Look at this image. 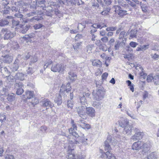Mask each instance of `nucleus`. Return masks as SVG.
<instances>
[{
  "mask_svg": "<svg viewBox=\"0 0 159 159\" xmlns=\"http://www.w3.org/2000/svg\"><path fill=\"white\" fill-rule=\"evenodd\" d=\"M54 9H53V11H54V14H55L57 16H60V11L56 7H54Z\"/></svg>",
  "mask_w": 159,
  "mask_h": 159,
  "instance_id": "09e8293b",
  "label": "nucleus"
},
{
  "mask_svg": "<svg viewBox=\"0 0 159 159\" xmlns=\"http://www.w3.org/2000/svg\"><path fill=\"white\" fill-rule=\"evenodd\" d=\"M94 47L93 44H89L87 47V51L89 53H90L92 49V48Z\"/></svg>",
  "mask_w": 159,
  "mask_h": 159,
  "instance_id": "864d4df0",
  "label": "nucleus"
},
{
  "mask_svg": "<svg viewBox=\"0 0 159 159\" xmlns=\"http://www.w3.org/2000/svg\"><path fill=\"white\" fill-rule=\"evenodd\" d=\"M65 67L64 64H52L51 70L54 72H63Z\"/></svg>",
  "mask_w": 159,
  "mask_h": 159,
  "instance_id": "1a4fd4ad",
  "label": "nucleus"
},
{
  "mask_svg": "<svg viewBox=\"0 0 159 159\" xmlns=\"http://www.w3.org/2000/svg\"><path fill=\"white\" fill-rule=\"evenodd\" d=\"M43 26V25L42 24L40 23H38L34 25L33 26V27L34 29L35 30H37L41 28Z\"/></svg>",
  "mask_w": 159,
  "mask_h": 159,
  "instance_id": "3c124183",
  "label": "nucleus"
},
{
  "mask_svg": "<svg viewBox=\"0 0 159 159\" xmlns=\"http://www.w3.org/2000/svg\"><path fill=\"white\" fill-rule=\"evenodd\" d=\"M126 83L127 84L128 86H129V88L132 91L134 92V87L133 86V84H132L131 82L129 80H128L126 81Z\"/></svg>",
  "mask_w": 159,
  "mask_h": 159,
  "instance_id": "4c0bfd02",
  "label": "nucleus"
},
{
  "mask_svg": "<svg viewBox=\"0 0 159 159\" xmlns=\"http://www.w3.org/2000/svg\"><path fill=\"white\" fill-rule=\"evenodd\" d=\"M93 98L97 100H102L104 96L103 92L101 89L93 91Z\"/></svg>",
  "mask_w": 159,
  "mask_h": 159,
  "instance_id": "6e6552de",
  "label": "nucleus"
},
{
  "mask_svg": "<svg viewBox=\"0 0 159 159\" xmlns=\"http://www.w3.org/2000/svg\"><path fill=\"white\" fill-rule=\"evenodd\" d=\"M140 5L142 11L144 12H146L147 11L148 7L146 4L144 3L140 2Z\"/></svg>",
  "mask_w": 159,
  "mask_h": 159,
  "instance_id": "2f4dec72",
  "label": "nucleus"
},
{
  "mask_svg": "<svg viewBox=\"0 0 159 159\" xmlns=\"http://www.w3.org/2000/svg\"><path fill=\"white\" fill-rule=\"evenodd\" d=\"M10 21L7 19H3L0 20V26L4 27L8 25Z\"/></svg>",
  "mask_w": 159,
  "mask_h": 159,
  "instance_id": "412c9836",
  "label": "nucleus"
},
{
  "mask_svg": "<svg viewBox=\"0 0 159 159\" xmlns=\"http://www.w3.org/2000/svg\"><path fill=\"white\" fill-rule=\"evenodd\" d=\"M30 54L28 53L27 54H25L23 56V58L24 60H27L30 58Z\"/></svg>",
  "mask_w": 159,
  "mask_h": 159,
  "instance_id": "69168bd1",
  "label": "nucleus"
},
{
  "mask_svg": "<svg viewBox=\"0 0 159 159\" xmlns=\"http://www.w3.org/2000/svg\"><path fill=\"white\" fill-rule=\"evenodd\" d=\"M1 33L4 34L3 38L4 40L10 39L13 38L15 35L14 33L6 28L2 29L1 30Z\"/></svg>",
  "mask_w": 159,
  "mask_h": 159,
  "instance_id": "39448f33",
  "label": "nucleus"
},
{
  "mask_svg": "<svg viewBox=\"0 0 159 159\" xmlns=\"http://www.w3.org/2000/svg\"><path fill=\"white\" fill-rule=\"evenodd\" d=\"M43 18L40 16H35L33 17L30 20V21H34L35 20L39 21L43 19Z\"/></svg>",
  "mask_w": 159,
  "mask_h": 159,
  "instance_id": "c03bdc74",
  "label": "nucleus"
},
{
  "mask_svg": "<svg viewBox=\"0 0 159 159\" xmlns=\"http://www.w3.org/2000/svg\"><path fill=\"white\" fill-rule=\"evenodd\" d=\"M48 4L50 5V7H51L52 9H54V7L57 8L58 7V5L56 4L55 2H51L48 3Z\"/></svg>",
  "mask_w": 159,
  "mask_h": 159,
  "instance_id": "49530a36",
  "label": "nucleus"
},
{
  "mask_svg": "<svg viewBox=\"0 0 159 159\" xmlns=\"http://www.w3.org/2000/svg\"><path fill=\"white\" fill-rule=\"evenodd\" d=\"M93 106L98 109H100L101 107V103L99 102L94 101Z\"/></svg>",
  "mask_w": 159,
  "mask_h": 159,
  "instance_id": "473e14b6",
  "label": "nucleus"
},
{
  "mask_svg": "<svg viewBox=\"0 0 159 159\" xmlns=\"http://www.w3.org/2000/svg\"><path fill=\"white\" fill-rule=\"evenodd\" d=\"M115 42V40L113 38H111L108 42V44L110 46H112L113 45L114 43Z\"/></svg>",
  "mask_w": 159,
  "mask_h": 159,
  "instance_id": "e2e57ef3",
  "label": "nucleus"
},
{
  "mask_svg": "<svg viewBox=\"0 0 159 159\" xmlns=\"http://www.w3.org/2000/svg\"><path fill=\"white\" fill-rule=\"evenodd\" d=\"M102 26L99 23H94L91 26V27L92 28H94L97 29H99Z\"/></svg>",
  "mask_w": 159,
  "mask_h": 159,
  "instance_id": "de8ad7c7",
  "label": "nucleus"
},
{
  "mask_svg": "<svg viewBox=\"0 0 159 159\" xmlns=\"http://www.w3.org/2000/svg\"><path fill=\"white\" fill-rule=\"evenodd\" d=\"M69 75L68 77V79L72 82L75 78H76L77 75L72 72H70L68 73Z\"/></svg>",
  "mask_w": 159,
  "mask_h": 159,
  "instance_id": "b1692460",
  "label": "nucleus"
},
{
  "mask_svg": "<svg viewBox=\"0 0 159 159\" xmlns=\"http://www.w3.org/2000/svg\"><path fill=\"white\" fill-rule=\"evenodd\" d=\"M148 93L146 91H144L143 93V99L144 100L148 97Z\"/></svg>",
  "mask_w": 159,
  "mask_h": 159,
  "instance_id": "774afa93",
  "label": "nucleus"
},
{
  "mask_svg": "<svg viewBox=\"0 0 159 159\" xmlns=\"http://www.w3.org/2000/svg\"><path fill=\"white\" fill-rule=\"evenodd\" d=\"M73 105V102L72 100H68L67 102V106L69 108H72Z\"/></svg>",
  "mask_w": 159,
  "mask_h": 159,
  "instance_id": "6e6d98bb",
  "label": "nucleus"
},
{
  "mask_svg": "<svg viewBox=\"0 0 159 159\" xmlns=\"http://www.w3.org/2000/svg\"><path fill=\"white\" fill-rule=\"evenodd\" d=\"M37 61V57L36 56H32L29 65L30 66H32L33 63L36 62Z\"/></svg>",
  "mask_w": 159,
  "mask_h": 159,
  "instance_id": "ea45409f",
  "label": "nucleus"
},
{
  "mask_svg": "<svg viewBox=\"0 0 159 159\" xmlns=\"http://www.w3.org/2000/svg\"><path fill=\"white\" fill-rule=\"evenodd\" d=\"M80 136H79V137H76V138H78V139H82V142H80L79 143H81L84 144H87V138H85L84 136V135L83 134H79Z\"/></svg>",
  "mask_w": 159,
  "mask_h": 159,
  "instance_id": "a878e982",
  "label": "nucleus"
},
{
  "mask_svg": "<svg viewBox=\"0 0 159 159\" xmlns=\"http://www.w3.org/2000/svg\"><path fill=\"white\" fill-rule=\"evenodd\" d=\"M80 99V103L81 106H87V103L86 99L84 96V94H82L79 97Z\"/></svg>",
  "mask_w": 159,
  "mask_h": 159,
  "instance_id": "6ab92c4d",
  "label": "nucleus"
},
{
  "mask_svg": "<svg viewBox=\"0 0 159 159\" xmlns=\"http://www.w3.org/2000/svg\"><path fill=\"white\" fill-rule=\"evenodd\" d=\"M147 158L148 159H155V153L154 152L151 153L148 156Z\"/></svg>",
  "mask_w": 159,
  "mask_h": 159,
  "instance_id": "8fccbe9b",
  "label": "nucleus"
},
{
  "mask_svg": "<svg viewBox=\"0 0 159 159\" xmlns=\"http://www.w3.org/2000/svg\"><path fill=\"white\" fill-rule=\"evenodd\" d=\"M20 32L22 34H25L30 28L31 26L30 25L25 24L22 25H20Z\"/></svg>",
  "mask_w": 159,
  "mask_h": 159,
  "instance_id": "dca6fc26",
  "label": "nucleus"
},
{
  "mask_svg": "<svg viewBox=\"0 0 159 159\" xmlns=\"http://www.w3.org/2000/svg\"><path fill=\"white\" fill-rule=\"evenodd\" d=\"M142 143L143 151L145 153L148 151L150 148L149 145L146 143Z\"/></svg>",
  "mask_w": 159,
  "mask_h": 159,
  "instance_id": "cd10ccee",
  "label": "nucleus"
},
{
  "mask_svg": "<svg viewBox=\"0 0 159 159\" xmlns=\"http://www.w3.org/2000/svg\"><path fill=\"white\" fill-rule=\"evenodd\" d=\"M70 85V84L69 82L67 84L66 86L65 85L62 84L60 90V93L61 94L63 93H65L66 92L67 93L69 92H70L71 89Z\"/></svg>",
  "mask_w": 159,
  "mask_h": 159,
  "instance_id": "9d476101",
  "label": "nucleus"
},
{
  "mask_svg": "<svg viewBox=\"0 0 159 159\" xmlns=\"http://www.w3.org/2000/svg\"><path fill=\"white\" fill-rule=\"evenodd\" d=\"M115 9V12L117 14L120 16L123 17L128 13L126 9H125L119 6H114Z\"/></svg>",
  "mask_w": 159,
  "mask_h": 159,
  "instance_id": "0eeeda50",
  "label": "nucleus"
},
{
  "mask_svg": "<svg viewBox=\"0 0 159 159\" xmlns=\"http://www.w3.org/2000/svg\"><path fill=\"white\" fill-rule=\"evenodd\" d=\"M92 65L94 66L100 67L102 66V62L99 60H95L92 62Z\"/></svg>",
  "mask_w": 159,
  "mask_h": 159,
  "instance_id": "c756f323",
  "label": "nucleus"
},
{
  "mask_svg": "<svg viewBox=\"0 0 159 159\" xmlns=\"http://www.w3.org/2000/svg\"><path fill=\"white\" fill-rule=\"evenodd\" d=\"M23 92L24 89L22 88L19 89H18L17 90H16V93L17 95H20L23 93Z\"/></svg>",
  "mask_w": 159,
  "mask_h": 159,
  "instance_id": "bf43d9fd",
  "label": "nucleus"
},
{
  "mask_svg": "<svg viewBox=\"0 0 159 159\" xmlns=\"http://www.w3.org/2000/svg\"><path fill=\"white\" fill-rule=\"evenodd\" d=\"M40 104L43 107H48L50 108L54 106L53 104L48 99H44L40 102Z\"/></svg>",
  "mask_w": 159,
  "mask_h": 159,
  "instance_id": "f8f14e48",
  "label": "nucleus"
},
{
  "mask_svg": "<svg viewBox=\"0 0 159 159\" xmlns=\"http://www.w3.org/2000/svg\"><path fill=\"white\" fill-rule=\"evenodd\" d=\"M1 70L2 71L5 72V74L6 75H9V72L7 68L6 67H2L1 68Z\"/></svg>",
  "mask_w": 159,
  "mask_h": 159,
  "instance_id": "13d9d810",
  "label": "nucleus"
},
{
  "mask_svg": "<svg viewBox=\"0 0 159 159\" xmlns=\"http://www.w3.org/2000/svg\"><path fill=\"white\" fill-rule=\"evenodd\" d=\"M19 60L18 58H16L13 64L10 66L11 70L13 72L16 71L19 68Z\"/></svg>",
  "mask_w": 159,
  "mask_h": 159,
  "instance_id": "ddd939ff",
  "label": "nucleus"
},
{
  "mask_svg": "<svg viewBox=\"0 0 159 159\" xmlns=\"http://www.w3.org/2000/svg\"><path fill=\"white\" fill-rule=\"evenodd\" d=\"M54 101L57 103L58 105H61L62 102V101L60 94H57L56 95L54 99Z\"/></svg>",
  "mask_w": 159,
  "mask_h": 159,
  "instance_id": "4be33fe9",
  "label": "nucleus"
},
{
  "mask_svg": "<svg viewBox=\"0 0 159 159\" xmlns=\"http://www.w3.org/2000/svg\"><path fill=\"white\" fill-rule=\"evenodd\" d=\"M127 1L128 3V4L130 6H132V7H135L136 6V3H135L134 2H132L130 0H127Z\"/></svg>",
  "mask_w": 159,
  "mask_h": 159,
  "instance_id": "4d7b16f0",
  "label": "nucleus"
},
{
  "mask_svg": "<svg viewBox=\"0 0 159 159\" xmlns=\"http://www.w3.org/2000/svg\"><path fill=\"white\" fill-rule=\"evenodd\" d=\"M86 113L87 116L88 115L91 117L95 116V110L92 107H86Z\"/></svg>",
  "mask_w": 159,
  "mask_h": 159,
  "instance_id": "4468645a",
  "label": "nucleus"
},
{
  "mask_svg": "<svg viewBox=\"0 0 159 159\" xmlns=\"http://www.w3.org/2000/svg\"><path fill=\"white\" fill-rule=\"evenodd\" d=\"M118 141L114 138H112L110 135L108 136L107 140L105 142L104 148L106 151L104 154L102 155L106 159H115V157L110 152L111 149L110 144H112L115 146L117 143Z\"/></svg>",
  "mask_w": 159,
  "mask_h": 159,
  "instance_id": "f03ea898",
  "label": "nucleus"
},
{
  "mask_svg": "<svg viewBox=\"0 0 159 159\" xmlns=\"http://www.w3.org/2000/svg\"><path fill=\"white\" fill-rule=\"evenodd\" d=\"M137 33V30H131L130 31V37L132 39L134 38H136Z\"/></svg>",
  "mask_w": 159,
  "mask_h": 159,
  "instance_id": "37998d69",
  "label": "nucleus"
},
{
  "mask_svg": "<svg viewBox=\"0 0 159 159\" xmlns=\"http://www.w3.org/2000/svg\"><path fill=\"white\" fill-rule=\"evenodd\" d=\"M148 48V45H141L140 47H138L136 49L137 51H141L145 50Z\"/></svg>",
  "mask_w": 159,
  "mask_h": 159,
  "instance_id": "7c9ffc66",
  "label": "nucleus"
},
{
  "mask_svg": "<svg viewBox=\"0 0 159 159\" xmlns=\"http://www.w3.org/2000/svg\"><path fill=\"white\" fill-rule=\"evenodd\" d=\"M133 130L135 133L132 136L131 140L135 141L142 138L143 136V132H140L139 129L136 127L133 128Z\"/></svg>",
  "mask_w": 159,
  "mask_h": 159,
  "instance_id": "423d86ee",
  "label": "nucleus"
},
{
  "mask_svg": "<svg viewBox=\"0 0 159 159\" xmlns=\"http://www.w3.org/2000/svg\"><path fill=\"white\" fill-rule=\"evenodd\" d=\"M36 2L34 1L30 4V8L32 9L33 11L32 13L34 15L38 14L40 15L43 12L41 9L45 10L44 8L46 7V2L45 0H35Z\"/></svg>",
  "mask_w": 159,
  "mask_h": 159,
  "instance_id": "7ed1b4c3",
  "label": "nucleus"
},
{
  "mask_svg": "<svg viewBox=\"0 0 159 159\" xmlns=\"http://www.w3.org/2000/svg\"><path fill=\"white\" fill-rule=\"evenodd\" d=\"M15 94H8L7 95V99L9 102H11L15 100Z\"/></svg>",
  "mask_w": 159,
  "mask_h": 159,
  "instance_id": "72a5a7b5",
  "label": "nucleus"
},
{
  "mask_svg": "<svg viewBox=\"0 0 159 159\" xmlns=\"http://www.w3.org/2000/svg\"><path fill=\"white\" fill-rule=\"evenodd\" d=\"M52 61L50 59L47 61L44 65V69L49 67L50 66L52 63Z\"/></svg>",
  "mask_w": 159,
  "mask_h": 159,
  "instance_id": "a18cd8bd",
  "label": "nucleus"
},
{
  "mask_svg": "<svg viewBox=\"0 0 159 159\" xmlns=\"http://www.w3.org/2000/svg\"><path fill=\"white\" fill-rule=\"evenodd\" d=\"M35 71V70L34 69L31 67H29L27 70V73L28 75L31 74Z\"/></svg>",
  "mask_w": 159,
  "mask_h": 159,
  "instance_id": "603ef678",
  "label": "nucleus"
},
{
  "mask_svg": "<svg viewBox=\"0 0 159 159\" xmlns=\"http://www.w3.org/2000/svg\"><path fill=\"white\" fill-rule=\"evenodd\" d=\"M81 44V43H77L74 44L73 45V48L75 50H77L79 48Z\"/></svg>",
  "mask_w": 159,
  "mask_h": 159,
  "instance_id": "338daca9",
  "label": "nucleus"
},
{
  "mask_svg": "<svg viewBox=\"0 0 159 159\" xmlns=\"http://www.w3.org/2000/svg\"><path fill=\"white\" fill-rule=\"evenodd\" d=\"M69 132L70 135L66 137L69 143V145L67 147V153L66 156V158L68 159H84L85 157V156L82 155L81 154H76L74 152V144H78L80 142L82 141L81 139H78V138H76V139L71 140L72 138L73 137H78L80 136L79 134L72 128H70L69 129Z\"/></svg>",
  "mask_w": 159,
  "mask_h": 159,
  "instance_id": "f257e3e1",
  "label": "nucleus"
},
{
  "mask_svg": "<svg viewBox=\"0 0 159 159\" xmlns=\"http://www.w3.org/2000/svg\"><path fill=\"white\" fill-rule=\"evenodd\" d=\"M129 44V46L131 47L134 48H135L138 45V43L136 42L132 41Z\"/></svg>",
  "mask_w": 159,
  "mask_h": 159,
  "instance_id": "0e129e2a",
  "label": "nucleus"
},
{
  "mask_svg": "<svg viewBox=\"0 0 159 159\" xmlns=\"http://www.w3.org/2000/svg\"><path fill=\"white\" fill-rule=\"evenodd\" d=\"M153 81L156 85L159 84V75H156L153 76Z\"/></svg>",
  "mask_w": 159,
  "mask_h": 159,
  "instance_id": "f704fd0d",
  "label": "nucleus"
},
{
  "mask_svg": "<svg viewBox=\"0 0 159 159\" xmlns=\"http://www.w3.org/2000/svg\"><path fill=\"white\" fill-rule=\"evenodd\" d=\"M23 85L22 83L19 82V83H16L15 84V90H17L18 89L22 88Z\"/></svg>",
  "mask_w": 159,
  "mask_h": 159,
  "instance_id": "a19ab883",
  "label": "nucleus"
},
{
  "mask_svg": "<svg viewBox=\"0 0 159 159\" xmlns=\"http://www.w3.org/2000/svg\"><path fill=\"white\" fill-rule=\"evenodd\" d=\"M2 59L4 63H10L12 62L13 60V57L7 55L4 58H2Z\"/></svg>",
  "mask_w": 159,
  "mask_h": 159,
  "instance_id": "393cba45",
  "label": "nucleus"
},
{
  "mask_svg": "<svg viewBox=\"0 0 159 159\" xmlns=\"http://www.w3.org/2000/svg\"><path fill=\"white\" fill-rule=\"evenodd\" d=\"M38 34H37V32L36 31H34V32L28 34L27 35H26V36L27 37H23V39L26 40H27V38H32L34 37H35L36 35H38Z\"/></svg>",
  "mask_w": 159,
  "mask_h": 159,
  "instance_id": "bb28decb",
  "label": "nucleus"
},
{
  "mask_svg": "<svg viewBox=\"0 0 159 159\" xmlns=\"http://www.w3.org/2000/svg\"><path fill=\"white\" fill-rule=\"evenodd\" d=\"M18 12L19 13H16L14 15V16L18 18H20V22H22L24 21L23 19L22 18L23 16L22 14L20 13L21 12L20 11V9L18 11Z\"/></svg>",
  "mask_w": 159,
  "mask_h": 159,
  "instance_id": "e433bc0d",
  "label": "nucleus"
},
{
  "mask_svg": "<svg viewBox=\"0 0 159 159\" xmlns=\"http://www.w3.org/2000/svg\"><path fill=\"white\" fill-rule=\"evenodd\" d=\"M86 106H81L76 107V111L80 117L83 119H86L88 116L86 113Z\"/></svg>",
  "mask_w": 159,
  "mask_h": 159,
  "instance_id": "20e7f679",
  "label": "nucleus"
},
{
  "mask_svg": "<svg viewBox=\"0 0 159 159\" xmlns=\"http://www.w3.org/2000/svg\"><path fill=\"white\" fill-rule=\"evenodd\" d=\"M15 77L16 79L21 80H23L24 79V74L21 73H17Z\"/></svg>",
  "mask_w": 159,
  "mask_h": 159,
  "instance_id": "c85d7f7f",
  "label": "nucleus"
},
{
  "mask_svg": "<svg viewBox=\"0 0 159 159\" xmlns=\"http://www.w3.org/2000/svg\"><path fill=\"white\" fill-rule=\"evenodd\" d=\"M142 143L138 141L134 143L132 145V149L134 150H139L142 149Z\"/></svg>",
  "mask_w": 159,
  "mask_h": 159,
  "instance_id": "2eb2a0df",
  "label": "nucleus"
},
{
  "mask_svg": "<svg viewBox=\"0 0 159 159\" xmlns=\"http://www.w3.org/2000/svg\"><path fill=\"white\" fill-rule=\"evenodd\" d=\"M20 22V21L15 20H12V24L13 26H17L19 25V23Z\"/></svg>",
  "mask_w": 159,
  "mask_h": 159,
  "instance_id": "052dcab7",
  "label": "nucleus"
},
{
  "mask_svg": "<svg viewBox=\"0 0 159 159\" xmlns=\"http://www.w3.org/2000/svg\"><path fill=\"white\" fill-rule=\"evenodd\" d=\"M119 122V126L122 128H125L129 125V122L127 119L120 120Z\"/></svg>",
  "mask_w": 159,
  "mask_h": 159,
  "instance_id": "aec40b11",
  "label": "nucleus"
},
{
  "mask_svg": "<svg viewBox=\"0 0 159 159\" xmlns=\"http://www.w3.org/2000/svg\"><path fill=\"white\" fill-rule=\"evenodd\" d=\"M133 126L131 125H128L125 127L123 131L124 134L128 135H131L133 130Z\"/></svg>",
  "mask_w": 159,
  "mask_h": 159,
  "instance_id": "a211bd4d",
  "label": "nucleus"
},
{
  "mask_svg": "<svg viewBox=\"0 0 159 159\" xmlns=\"http://www.w3.org/2000/svg\"><path fill=\"white\" fill-rule=\"evenodd\" d=\"M153 76L152 75L150 74L148 75L147 76V80L148 82H151L153 80Z\"/></svg>",
  "mask_w": 159,
  "mask_h": 159,
  "instance_id": "680f3d73",
  "label": "nucleus"
},
{
  "mask_svg": "<svg viewBox=\"0 0 159 159\" xmlns=\"http://www.w3.org/2000/svg\"><path fill=\"white\" fill-rule=\"evenodd\" d=\"M83 119H80L78 121V126L84 129H89L90 128V125L86 123L85 121Z\"/></svg>",
  "mask_w": 159,
  "mask_h": 159,
  "instance_id": "9b49d317",
  "label": "nucleus"
},
{
  "mask_svg": "<svg viewBox=\"0 0 159 159\" xmlns=\"http://www.w3.org/2000/svg\"><path fill=\"white\" fill-rule=\"evenodd\" d=\"M125 33L126 32L125 31H123L120 32L119 36V39L124 38L125 39V38H124V37L125 36Z\"/></svg>",
  "mask_w": 159,
  "mask_h": 159,
  "instance_id": "5fc2aeb1",
  "label": "nucleus"
},
{
  "mask_svg": "<svg viewBox=\"0 0 159 159\" xmlns=\"http://www.w3.org/2000/svg\"><path fill=\"white\" fill-rule=\"evenodd\" d=\"M85 27V25L84 23H79L77 26V28L80 31H82Z\"/></svg>",
  "mask_w": 159,
  "mask_h": 159,
  "instance_id": "58836bf2",
  "label": "nucleus"
},
{
  "mask_svg": "<svg viewBox=\"0 0 159 159\" xmlns=\"http://www.w3.org/2000/svg\"><path fill=\"white\" fill-rule=\"evenodd\" d=\"M125 9H127V7H128V4H127L125 2L123 1L120 2H119V5Z\"/></svg>",
  "mask_w": 159,
  "mask_h": 159,
  "instance_id": "c9c22d12",
  "label": "nucleus"
},
{
  "mask_svg": "<svg viewBox=\"0 0 159 159\" xmlns=\"http://www.w3.org/2000/svg\"><path fill=\"white\" fill-rule=\"evenodd\" d=\"M45 14L47 16L52 17L53 15L54 11H53V9H49L48 11H46Z\"/></svg>",
  "mask_w": 159,
  "mask_h": 159,
  "instance_id": "79ce46f5",
  "label": "nucleus"
},
{
  "mask_svg": "<svg viewBox=\"0 0 159 159\" xmlns=\"http://www.w3.org/2000/svg\"><path fill=\"white\" fill-rule=\"evenodd\" d=\"M8 90V87L5 86L4 87L0 86V94L2 95H5Z\"/></svg>",
  "mask_w": 159,
  "mask_h": 159,
  "instance_id": "5701e85b",
  "label": "nucleus"
},
{
  "mask_svg": "<svg viewBox=\"0 0 159 159\" xmlns=\"http://www.w3.org/2000/svg\"><path fill=\"white\" fill-rule=\"evenodd\" d=\"M34 93L33 91H28L25 92V94L23 95V99L24 100L29 99L32 98L33 97Z\"/></svg>",
  "mask_w": 159,
  "mask_h": 159,
  "instance_id": "f3484780",
  "label": "nucleus"
}]
</instances>
